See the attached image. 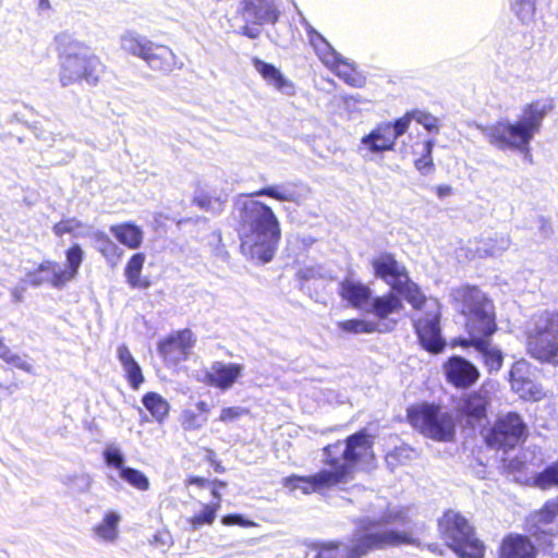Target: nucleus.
I'll use <instances>...</instances> for the list:
<instances>
[{
	"instance_id": "obj_1",
	"label": "nucleus",
	"mask_w": 558,
	"mask_h": 558,
	"mask_svg": "<svg viewBox=\"0 0 558 558\" xmlns=\"http://www.w3.org/2000/svg\"><path fill=\"white\" fill-rule=\"evenodd\" d=\"M374 437L365 428L337 440L323 448L324 464L329 469L296 478L299 490L304 495L325 493L353 480L354 474L363 470L375 459Z\"/></svg>"
},
{
	"instance_id": "obj_2",
	"label": "nucleus",
	"mask_w": 558,
	"mask_h": 558,
	"mask_svg": "<svg viewBox=\"0 0 558 558\" xmlns=\"http://www.w3.org/2000/svg\"><path fill=\"white\" fill-rule=\"evenodd\" d=\"M410 523L411 519L405 509L388 511L378 520L368 521L363 529L369 532L363 534L351 546H347L340 541H326L312 544L311 548L315 551L313 558H363L373 550L413 545L416 543V539L409 530L397 531L392 529H379L386 525H408Z\"/></svg>"
},
{
	"instance_id": "obj_3",
	"label": "nucleus",
	"mask_w": 558,
	"mask_h": 558,
	"mask_svg": "<svg viewBox=\"0 0 558 558\" xmlns=\"http://www.w3.org/2000/svg\"><path fill=\"white\" fill-rule=\"evenodd\" d=\"M235 210L241 253L253 260L270 262L281 239L280 223L272 209L251 199L238 202Z\"/></svg>"
},
{
	"instance_id": "obj_4",
	"label": "nucleus",
	"mask_w": 558,
	"mask_h": 558,
	"mask_svg": "<svg viewBox=\"0 0 558 558\" xmlns=\"http://www.w3.org/2000/svg\"><path fill=\"white\" fill-rule=\"evenodd\" d=\"M554 109V98H538L523 105L518 120L500 119L480 129L488 143L499 150L527 154L531 142L542 130L544 119Z\"/></svg>"
},
{
	"instance_id": "obj_5",
	"label": "nucleus",
	"mask_w": 558,
	"mask_h": 558,
	"mask_svg": "<svg viewBox=\"0 0 558 558\" xmlns=\"http://www.w3.org/2000/svg\"><path fill=\"white\" fill-rule=\"evenodd\" d=\"M461 314L464 317L466 337L452 340L453 347L463 342L492 338L498 330L497 314L494 302L476 286H463L458 290Z\"/></svg>"
},
{
	"instance_id": "obj_6",
	"label": "nucleus",
	"mask_w": 558,
	"mask_h": 558,
	"mask_svg": "<svg viewBox=\"0 0 558 558\" xmlns=\"http://www.w3.org/2000/svg\"><path fill=\"white\" fill-rule=\"evenodd\" d=\"M440 538L459 558H484L486 546L469 519L454 509L445 510L437 519Z\"/></svg>"
},
{
	"instance_id": "obj_7",
	"label": "nucleus",
	"mask_w": 558,
	"mask_h": 558,
	"mask_svg": "<svg viewBox=\"0 0 558 558\" xmlns=\"http://www.w3.org/2000/svg\"><path fill=\"white\" fill-rule=\"evenodd\" d=\"M524 335L527 355L541 364L558 366V311L534 314Z\"/></svg>"
},
{
	"instance_id": "obj_8",
	"label": "nucleus",
	"mask_w": 558,
	"mask_h": 558,
	"mask_svg": "<svg viewBox=\"0 0 558 558\" xmlns=\"http://www.w3.org/2000/svg\"><path fill=\"white\" fill-rule=\"evenodd\" d=\"M407 422L426 438L451 442L456 438V418L440 404L420 402L408 407Z\"/></svg>"
},
{
	"instance_id": "obj_9",
	"label": "nucleus",
	"mask_w": 558,
	"mask_h": 558,
	"mask_svg": "<svg viewBox=\"0 0 558 558\" xmlns=\"http://www.w3.org/2000/svg\"><path fill=\"white\" fill-rule=\"evenodd\" d=\"M104 65L98 57L80 44H73L62 53L60 82L62 86L81 81L94 85L99 81Z\"/></svg>"
},
{
	"instance_id": "obj_10",
	"label": "nucleus",
	"mask_w": 558,
	"mask_h": 558,
	"mask_svg": "<svg viewBox=\"0 0 558 558\" xmlns=\"http://www.w3.org/2000/svg\"><path fill=\"white\" fill-rule=\"evenodd\" d=\"M529 434V426L522 415L509 411L495 418L483 434V440L489 449L509 452L523 445Z\"/></svg>"
},
{
	"instance_id": "obj_11",
	"label": "nucleus",
	"mask_w": 558,
	"mask_h": 558,
	"mask_svg": "<svg viewBox=\"0 0 558 558\" xmlns=\"http://www.w3.org/2000/svg\"><path fill=\"white\" fill-rule=\"evenodd\" d=\"M493 397L485 387L463 392L454 401L456 418L463 427L475 429L487 421Z\"/></svg>"
},
{
	"instance_id": "obj_12",
	"label": "nucleus",
	"mask_w": 558,
	"mask_h": 558,
	"mask_svg": "<svg viewBox=\"0 0 558 558\" xmlns=\"http://www.w3.org/2000/svg\"><path fill=\"white\" fill-rule=\"evenodd\" d=\"M405 122L397 118L392 122H380L361 138V144L371 154H383L395 149L397 140L405 134Z\"/></svg>"
},
{
	"instance_id": "obj_13",
	"label": "nucleus",
	"mask_w": 558,
	"mask_h": 558,
	"mask_svg": "<svg viewBox=\"0 0 558 558\" xmlns=\"http://www.w3.org/2000/svg\"><path fill=\"white\" fill-rule=\"evenodd\" d=\"M414 332L420 345L430 354H439L446 348V340L441 336L440 313H428L424 317L413 320Z\"/></svg>"
},
{
	"instance_id": "obj_14",
	"label": "nucleus",
	"mask_w": 558,
	"mask_h": 558,
	"mask_svg": "<svg viewBox=\"0 0 558 558\" xmlns=\"http://www.w3.org/2000/svg\"><path fill=\"white\" fill-rule=\"evenodd\" d=\"M446 381L457 389H470L481 378L475 364L461 355L449 356L442 364Z\"/></svg>"
},
{
	"instance_id": "obj_15",
	"label": "nucleus",
	"mask_w": 558,
	"mask_h": 558,
	"mask_svg": "<svg viewBox=\"0 0 558 558\" xmlns=\"http://www.w3.org/2000/svg\"><path fill=\"white\" fill-rule=\"evenodd\" d=\"M532 365L525 360H518L511 364L509 384L511 389L522 399L539 401L545 397L543 388L531 378Z\"/></svg>"
},
{
	"instance_id": "obj_16",
	"label": "nucleus",
	"mask_w": 558,
	"mask_h": 558,
	"mask_svg": "<svg viewBox=\"0 0 558 558\" xmlns=\"http://www.w3.org/2000/svg\"><path fill=\"white\" fill-rule=\"evenodd\" d=\"M371 266L376 278L381 279L393 290L396 286L408 280L409 272L391 252H380L371 260Z\"/></svg>"
},
{
	"instance_id": "obj_17",
	"label": "nucleus",
	"mask_w": 558,
	"mask_h": 558,
	"mask_svg": "<svg viewBox=\"0 0 558 558\" xmlns=\"http://www.w3.org/2000/svg\"><path fill=\"white\" fill-rule=\"evenodd\" d=\"M538 548L527 534L511 532L499 542L496 558H537Z\"/></svg>"
},
{
	"instance_id": "obj_18",
	"label": "nucleus",
	"mask_w": 558,
	"mask_h": 558,
	"mask_svg": "<svg viewBox=\"0 0 558 558\" xmlns=\"http://www.w3.org/2000/svg\"><path fill=\"white\" fill-rule=\"evenodd\" d=\"M238 14L254 24H275L279 12L270 0H242Z\"/></svg>"
},
{
	"instance_id": "obj_19",
	"label": "nucleus",
	"mask_w": 558,
	"mask_h": 558,
	"mask_svg": "<svg viewBox=\"0 0 558 558\" xmlns=\"http://www.w3.org/2000/svg\"><path fill=\"white\" fill-rule=\"evenodd\" d=\"M338 294L342 301L356 310L364 308L372 300V289L351 276L344 277L339 282Z\"/></svg>"
},
{
	"instance_id": "obj_20",
	"label": "nucleus",
	"mask_w": 558,
	"mask_h": 558,
	"mask_svg": "<svg viewBox=\"0 0 558 558\" xmlns=\"http://www.w3.org/2000/svg\"><path fill=\"white\" fill-rule=\"evenodd\" d=\"M243 375V366L238 363L215 362L205 374L204 381L210 387L228 390Z\"/></svg>"
},
{
	"instance_id": "obj_21",
	"label": "nucleus",
	"mask_w": 558,
	"mask_h": 558,
	"mask_svg": "<svg viewBox=\"0 0 558 558\" xmlns=\"http://www.w3.org/2000/svg\"><path fill=\"white\" fill-rule=\"evenodd\" d=\"M323 64L351 87L361 88L365 85L364 75L339 52H336Z\"/></svg>"
},
{
	"instance_id": "obj_22",
	"label": "nucleus",
	"mask_w": 558,
	"mask_h": 558,
	"mask_svg": "<svg viewBox=\"0 0 558 558\" xmlns=\"http://www.w3.org/2000/svg\"><path fill=\"white\" fill-rule=\"evenodd\" d=\"M61 274V265L53 260H45L38 265V267L28 271L25 275V282L33 286L39 287L48 283L53 288H63L68 282L66 280H59L58 277Z\"/></svg>"
},
{
	"instance_id": "obj_23",
	"label": "nucleus",
	"mask_w": 558,
	"mask_h": 558,
	"mask_svg": "<svg viewBox=\"0 0 558 558\" xmlns=\"http://www.w3.org/2000/svg\"><path fill=\"white\" fill-rule=\"evenodd\" d=\"M372 313L378 319L380 328H385V324H390L393 319L388 320L389 316L399 313L403 310L401 299L389 291L383 295L372 298L371 300Z\"/></svg>"
},
{
	"instance_id": "obj_24",
	"label": "nucleus",
	"mask_w": 558,
	"mask_h": 558,
	"mask_svg": "<svg viewBox=\"0 0 558 558\" xmlns=\"http://www.w3.org/2000/svg\"><path fill=\"white\" fill-rule=\"evenodd\" d=\"M460 348H473L476 352H478L481 354L482 362L488 373L498 372L502 367L504 353L499 348L493 345L490 338L483 340L478 339V341L463 342L461 343Z\"/></svg>"
},
{
	"instance_id": "obj_25",
	"label": "nucleus",
	"mask_w": 558,
	"mask_h": 558,
	"mask_svg": "<svg viewBox=\"0 0 558 558\" xmlns=\"http://www.w3.org/2000/svg\"><path fill=\"white\" fill-rule=\"evenodd\" d=\"M122 517L116 510H107L101 520L92 529L93 536L102 543H113L119 536Z\"/></svg>"
},
{
	"instance_id": "obj_26",
	"label": "nucleus",
	"mask_w": 558,
	"mask_h": 558,
	"mask_svg": "<svg viewBox=\"0 0 558 558\" xmlns=\"http://www.w3.org/2000/svg\"><path fill=\"white\" fill-rule=\"evenodd\" d=\"M409 142L403 141L402 142V153L403 154H412L414 155L416 151L414 149V145L422 144L423 146V154L421 157L416 158L414 160L415 169L421 172L422 174H427L432 172L435 168L432 151L434 147V141L433 140H423L418 141L416 140L414 143H410L413 140V136L411 134L408 135Z\"/></svg>"
},
{
	"instance_id": "obj_27",
	"label": "nucleus",
	"mask_w": 558,
	"mask_h": 558,
	"mask_svg": "<svg viewBox=\"0 0 558 558\" xmlns=\"http://www.w3.org/2000/svg\"><path fill=\"white\" fill-rule=\"evenodd\" d=\"M117 356L130 386L133 389H138L144 381V376L140 364L136 362L129 348L125 344H120L117 349Z\"/></svg>"
},
{
	"instance_id": "obj_28",
	"label": "nucleus",
	"mask_w": 558,
	"mask_h": 558,
	"mask_svg": "<svg viewBox=\"0 0 558 558\" xmlns=\"http://www.w3.org/2000/svg\"><path fill=\"white\" fill-rule=\"evenodd\" d=\"M338 328L345 333H373V332H389L397 326V320L385 324V328H380L378 323L365 320L361 318H350L337 323Z\"/></svg>"
},
{
	"instance_id": "obj_29",
	"label": "nucleus",
	"mask_w": 558,
	"mask_h": 558,
	"mask_svg": "<svg viewBox=\"0 0 558 558\" xmlns=\"http://www.w3.org/2000/svg\"><path fill=\"white\" fill-rule=\"evenodd\" d=\"M110 232L121 244L131 250L138 248L144 239L143 230L130 222L113 225L110 227Z\"/></svg>"
},
{
	"instance_id": "obj_30",
	"label": "nucleus",
	"mask_w": 558,
	"mask_h": 558,
	"mask_svg": "<svg viewBox=\"0 0 558 558\" xmlns=\"http://www.w3.org/2000/svg\"><path fill=\"white\" fill-rule=\"evenodd\" d=\"M173 52L170 47L150 41V49L146 51L143 60L154 70L170 71Z\"/></svg>"
},
{
	"instance_id": "obj_31",
	"label": "nucleus",
	"mask_w": 558,
	"mask_h": 558,
	"mask_svg": "<svg viewBox=\"0 0 558 558\" xmlns=\"http://www.w3.org/2000/svg\"><path fill=\"white\" fill-rule=\"evenodd\" d=\"M52 231L57 236L70 234L73 238L93 236L95 232L89 225L74 217L60 220L53 226Z\"/></svg>"
},
{
	"instance_id": "obj_32",
	"label": "nucleus",
	"mask_w": 558,
	"mask_h": 558,
	"mask_svg": "<svg viewBox=\"0 0 558 558\" xmlns=\"http://www.w3.org/2000/svg\"><path fill=\"white\" fill-rule=\"evenodd\" d=\"M399 120L405 122L404 132L407 133L410 124L413 120H415L418 124H421L426 131L438 134L440 131V120L433 116L429 112L422 111L420 109H412L405 111L401 117H399Z\"/></svg>"
},
{
	"instance_id": "obj_33",
	"label": "nucleus",
	"mask_w": 558,
	"mask_h": 558,
	"mask_svg": "<svg viewBox=\"0 0 558 558\" xmlns=\"http://www.w3.org/2000/svg\"><path fill=\"white\" fill-rule=\"evenodd\" d=\"M84 259V251L78 244L71 245L65 251V266H61V274L59 275L58 279L62 281L66 280L69 283L70 281L74 280L78 274V269L82 265V262Z\"/></svg>"
},
{
	"instance_id": "obj_34",
	"label": "nucleus",
	"mask_w": 558,
	"mask_h": 558,
	"mask_svg": "<svg viewBox=\"0 0 558 558\" xmlns=\"http://www.w3.org/2000/svg\"><path fill=\"white\" fill-rule=\"evenodd\" d=\"M393 291L402 294L414 311H422L427 303L426 295L420 286L410 279V276L408 280L396 286Z\"/></svg>"
},
{
	"instance_id": "obj_35",
	"label": "nucleus",
	"mask_w": 558,
	"mask_h": 558,
	"mask_svg": "<svg viewBox=\"0 0 558 558\" xmlns=\"http://www.w3.org/2000/svg\"><path fill=\"white\" fill-rule=\"evenodd\" d=\"M252 63L267 84L272 85L277 89H283L288 85L282 73L274 64L258 58H253Z\"/></svg>"
},
{
	"instance_id": "obj_36",
	"label": "nucleus",
	"mask_w": 558,
	"mask_h": 558,
	"mask_svg": "<svg viewBox=\"0 0 558 558\" xmlns=\"http://www.w3.org/2000/svg\"><path fill=\"white\" fill-rule=\"evenodd\" d=\"M121 48L133 56L143 59L150 49V40L135 32H126L120 39Z\"/></svg>"
},
{
	"instance_id": "obj_37",
	"label": "nucleus",
	"mask_w": 558,
	"mask_h": 558,
	"mask_svg": "<svg viewBox=\"0 0 558 558\" xmlns=\"http://www.w3.org/2000/svg\"><path fill=\"white\" fill-rule=\"evenodd\" d=\"M145 263V255L142 253L134 254L126 264L124 275L128 283L132 288H146L147 280L141 278V271Z\"/></svg>"
},
{
	"instance_id": "obj_38",
	"label": "nucleus",
	"mask_w": 558,
	"mask_h": 558,
	"mask_svg": "<svg viewBox=\"0 0 558 558\" xmlns=\"http://www.w3.org/2000/svg\"><path fill=\"white\" fill-rule=\"evenodd\" d=\"M306 34L310 45L315 50L322 63L328 61V59L337 52L326 38L311 25L306 26Z\"/></svg>"
},
{
	"instance_id": "obj_39",
	"label": "nucleus",
	"mask_w": 558,
	"mask_h": 558,
	"mask_svg": "<svg viewBox=\"0 0 558 558\" xmlns=\"http://www.w3.org/2000/svg\"><path fill=\"white\" fill-rule=\"evenodd\" d=\"M93 236L97 240L98 250L106 260L112 267L117 266L122 256L121 248L102 232H94Z\"/></svg>"
},
{
	"instance_id": "obj_40",
	"label": "nucleus",
	"mask_w": 558,
	"mask_h": 558,
	"mask_svg": "<svg viewBox=\"0 0 558 558\" xmlns=\"http://www.w3.org/2000/svg\"><path fill=\"white\" fill-rule=\"evenodd\" d=\"M532 484L542 490L558 487V459L548 464L543 471L538 472L533 477Z\"/></svg>"
},
{
	"instance_id": "obj_41",
	"label": "nucleus",
	"mask_w": 558,
	"mask_h": 558,
	"mask_svg": "<svg viewBox=\"0 0 558 558\" xmlns=\"http://www.w3.org/2000/svg\"><path fill=\"white\" fill-rule=\"evenodd\" d=\"M544 525L546 524L538 522L534 515H531L525 522L527 536L535 538L539 543L550 544V539L558 534V530H545Z\"/></svg>"
},
{
	"instance_id": "obj_42",
	"label": "nucleus",
	"mask_w": 558,
	"mask_h": 558,
	"mask_svg": "<svg viewBox=\"0 0 558 558\" xmlns=\"http://www.w3.org/2000/svg\"><path fill=\"white\" fill-rule=\"evenodd\" d=\"M193 203L203 210L220 213L225 207L226 199L218 195L201 192L194 196Z\"/></svg>"
},
{
	"instance_id": "obj_43",
	"label": "nucleus",
	"mask_w": 558,
	"mask_h": 558,
	"mask_svg": "<svg viewBox=\"0 0 558 558\" xmlns=\"http://www.w3.org/2000/svg\"><path fill=\"white\" fill-rule=\"evenodd\" d=\"M145 408L157 420H161L169 411L168 403L157 393L150 392L143 398Z\"/></svg>"
},
{
	"instance_id": "obj_44",
	"label": "nucleus",
	"mask_w": 558,
	"mask_h": 558,
	"mask_svg": "<svg viewBox=\"0 0 558 558\" xmlns=\"http://www.w3.org/2000/svg\"><path fill=\"white\" fill-rule=\"evenodd\" d=\"M119 476L129 485L138 490H147L149 488V480L143 472L138 470L126 466L125 469L121 470Z\"/></svg>"
},
{
	"instance_id": "obj_45",
	"label": "nucleus",
	"mask_w": 558,
	"mask_h": 558,
	"mask_svg": "<svg viewBox=\"0 0 558 558\" xmlns=\"http://www.w3.org/2000/svg\"><path fill=\"white\" fill-rule=\"evenodd\" d=\"M220 506L218 504L205 505L202 512L194 514L189 519L193 529H198L203 525H210Z\"/></svg>"
},
{
	"instance_id": "obj_46",
	"label": "nucleus",
	"mask_w": 558,
	"mask_h": 558,
	"mask_svg": "<svg viewBox=\"0 0 558 558\" xmlns=\"http://www.w3.org/2000/svg\"><path fill=\"white\" fill-rule=\"evenodd\" d=\"M532 515H534L541 523H554L558 517V497L545 501V504Z\"/></svg>"
},
{
	"instance_id": "obj_47",
	"label": "nucleus",
	"mask_w": 558,
	"mask_h": 558,
	"mask_svg": "<svg viewBox=\"0 0 558 558\" xmlns=\"http://www.w3.org/2000/svg\"><path fill=\"white\" fill-rule=\"evenodd\" d=\"M409 452L410 449L407 447H395L386 453L385 462L391 470H395L407 463L410 458Z\"/></svg>"
},
{
	"instance_id": "obj_48",
	"label": "nucleus",
	"mask_w": 558,
	"mask_h": 558,
	"mask_svg": "<svg viewBox=\"0 0 558 558\" xmlns=\"http://www.w3.org/2000/svg\"><path fill=\"white\" fill-rule=\"evenodd\" d=\"M104 458L107 465L117 469L119 474L121 473V470L126 468L124 465V457L121 452V449L114 444H110L105 448Z\"/></svg>"
},
{
	"instance_id": "obj_49",
	"label": "nucleus",
	"mask_w": 558,
	"mask_h": 558,
	"mask_svg": "<svg viewBox=\"0 0 558 558\" xmlns=\"http://www.w3.org/2000/svg\"><path fill=\"white\" fill-rule=\"evenodd\" d=\"M248 196H267L279 202H293L294 194L286 191H281L275 186H265L255 192L248 194Z\"/></svg>"
},
{
	"instance_id": "obj_50",
	"label": "nucleus",
	"mask_w": 558,
	"mask_h": 558,
	"mask_svg": "<svg viewBox=\"0 0 558 558\" xmlns=\"http://www.w3.org/2000/svg\"><path fill=\"white\" fill-rule=\"evenodd\" d=\"M92 476L87 473H75L66 475L64 484L78 492H86L92 486Z\"/></svg>"
},
{
	"instance_id": "obj_51",
	"label": "nucleus",
	"mask_w": 558,
	"mask_h": 558,
	"mask_svg": "<svg viewBox=\"0 0 558 558\" xmlns=\"http://www.w3.org/2000/svg\"><path fill=\"white\" fill-rule=\"evenodd\" d=\"M513 10L522 22L527 23L534 17L535 0H515Z\"/></svg>"
},
{
	"instance_id": "obj_52",
	"label": "nucleus",
	"mask_w": 558,
	"mask_h": 558,
	"mask_svg": "<svg viewBox=\"0 0 558 558\" xmlns=\"http://www.w3.org/2000/svg\"><path fill=\"white\" fill-rule=\"evenodd\" d=\"M196 338L190 329L177 332V350H180L183 357H186L194 348Z\"/></svg>"
},
{
	"instance_id": "obj_53",
	"label": "nucleus",
	"mask_w": 558,
	"mask_h": 558,
	"mask_svg": "<svg viewBox=\"0 0 558 558\" xmlns=\"http://www.w3.org/2000/svg\"><path fill=\"white\" fill-rule=\"evenodd\" d=\"M0 359L24 372L33 373V365L24 357L13 353L9 347L7 348L4 354L1 355Z\"/></svg>"
},
{
	"instance_id": "obj_54",
	"label": "nucleus",
	"mask_w": 558,
	"mask_h": 558,
	"mask_svg": "<svg viewBox=\"0 0 558 558\" xmlns=\"http://www.w3.org/2000/svg\"><path fill=\"white\" fill-rule=\"evenodd\" d=\"M250 410L240 407H228L223 408L219 414V420L223 423L236 421L243 415H247Z\"/></svg>"
},
{
	"instance_id": "obj_55",
	"label": "nucleus",
	"mask_w": 558,
	"mask_h": 558,
	"mask_svg": "<svg viewBox=\"0 0 558 558\" xmlns=\"http://www.w3.org/2000/svg\"><path fill=\"white\" fill-rule=\"evenodd\" d=\"M206 422V417L192 411H185L182 418V424L186 429H196Z\"/></svg>"
},
{
	"instance_id": "obj_56",
	"label": "nucleus",
	"mask_w": 558,
	"mask_h": 558,
	"mask_svg": "<svg viewBox=\"0 0 558 558\" xmlns=\"http://www.w3.org/2000/svg\"><path fill=\"white\" fill-rule=\"evenodd\" d=\"M185 487L191 496L196 490L209 489L210 490V481L201 476H190L186 480Z\"/></svg>"
},
{
	"instance_id": "obj_57",
	"label": "nucleus",
	"mask_w": 558,
	"mask_h": 558,
	"mask_svg": "<svg viewBox=\"0 0 558 558\" xmlns=\"http://www.w3.org/2000/svg\"><path fill=\"white\" fill-rule=\"evenodd\" d=\"M221 521L225 525H239L243 527L255 526L253 521L245 519L242 514L239 513L227 514L222 518Z\"/></svg>"
},
{
	"instance_id": "obj_58",
	"label": "nucleus",
	"mask_w": 558,
	"mask_h": 558,
	"mask_svg": "<svg viewBox=\"0 0 558 558\" xmlns=\"http://www.w3.org/2000/svg\"><path fill=\"white\" fill-rule=\"evenodd\" d=\"M506 468L507 471L512 474H523L527 471L526 462L517 457L509 460L506 464Z\"/></svg>"
},
{
	"instance_id": "obj_59",
	"label": "nucleus",
	"mask_w": 558,
	"mask_h": 558,
	"mask_svg": "<svg viewBox=\"0 0 558 558\" xmlns=\"http://www.w3.org/2000/svg\"><path fill=\"white\" fill-rule=\"evenodd\" d=\"M159 354L167 361H171L172 352L174 351V341L172 338H167L158 344Z\"/></svg>"
},
{
	"instance_id": "obj_60",
	"label": "nucleus",
	"mask_w": 558,
	"mask_h": 558,
	"mask_svg": "<svg viewBox=\"0 0 558 558\" xmlns=\"http://www.w3.org/2000/svg\"><path fill=\"white\" fill-rule=\"evenodd\" d=\"M204 451L206 453V456H205L206 460L210 463V465L213 466L215 472L220 473V474L225 473L226 468L222 465L221 461L217 458L216 452L210 448H205Z\"/></svg>"
},
{
	"instance_id": "obj_61",
	"label": "nucleus",
	"mask_w": 558,
	"mask_h": 558,
	"mask_svg": "<svg viewBox=\"0 0 558 558\" xmlns=\"http://www.w3.org/2000/svg\"><path fill=\"white\" fill-rule=\"evenodd\" d=\"M227 486V483L221 480H213L210 481V493L211 496L216 499L215 504H218L220 506L221 502V495L219 493L220 488H225Z\"/></svg>"
},
{
	"instance_id": "obj_62",
	"label": "nucleus",
	"mask_w": 558,
	"mask_h": 558,
	"mask_svg": "<svg viewBox=\"0 0 558 558\" xmlns=\"http://www.w3.org/2000/svg\"><path fill=\"white\" fill-rule=\"evenodd\" d=\"M302 475L292 474L287 477L282 478V486L290 489V490H296L299 489V486L301 484L300 481H296V478H301Z\"/></svg>"
},
{
	"instance_id": "obj_63",
	"label": "nucleus",
	"mask_w": 558,
	"mask_h": 558,
	"mask_svg": "<svg viewBox=\"0 0 558 558\" xmlns=\"http://www.w3.org/2000/svg\"><path fill=\"white\" fill-rule=\"evenodd\" d=\"M240 34L247 38L255 39L260 35V29L245 24L241 27Z\"/></svg>"
},
{
	"instance_id": "obj_64",
	"label": "nucleus",
	"mask_w": 558,
	"mask_h": 558,
	"mask_svg": "<svg viewBox=\"0 0 558 558\" xmlns=\"http://www.w3.org/2000/svg\"><path fill=\"white\" fill-rule=\"evenodd\" d=\"M24 291H25V289L22 287L13 288L11 291L13 302H15V303L21 302L24 298Z\"/></svg>"
}]
</instances>
